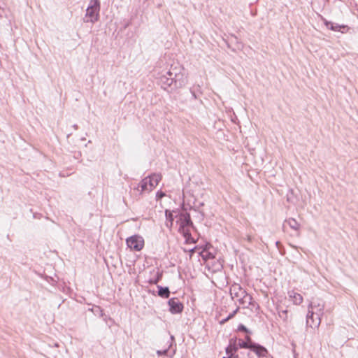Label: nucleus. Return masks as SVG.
<instances>
[{
  "instance_id": "f257e3e1",
  "label": "nucleus",
  "mask_w": 358,
  "mask_h": 358,
  "mask_svg": "<svg viewBox=\"0 0 358 358\" xmlns=\"http://www.w3.org/2000/svg\"><path fill=\"white\" fill-rule=\"evenodd\" d=\"M324 302L320 299L313 300L308 305L306 315V325L310 328H317L324 315Z\"/></svg>"
},
{
  "instance_id": "f03ea898",
  "label": "nucleus",
  "mask_w": 358,
  "mask_h": 358,
  "mask_svg": "<svg viewBox=\"0 0 358 358\" xmlns=\"http://www.w3.org/2000/svg\"><path fill=\"white\" fill-rule=\"evenodd\" d=\"M230 295L233 299H236L243 308H249L255 306V301L250 294L239 284L234 283L230 287Z\"/></svg>"
},
{
  "instance_id": "7ed1b4c3",
  "label": "nucleus",
  "mask_w": 358,
  "mask_h": 358,
  "mask_svg": "<svg viewBox=\"0 0 358 358\" xmlns=\"http://www.w3.org/2000/svg\"><path fill=\"white\" fill-rule=\"evenodd\" d=\"M154 76L158 83L164 90H168L173 83L176 74L173 73L170 69H165L162 71H154Z\"/></svg>"
},
{
  "instance_id": "20e7f679",
  "label": "nucleus",
  "mask_w": 358,
  "mask_h": 358,
  "mask_svg": "<svg viewBox=\"0 0 358 358\" xmlns=\"http://www.w3.org/2000/svg\"><path fill=\"white\" fill-rule=\"evenodd\" d=\"M162 180L160 174L154 173L148 177L143 178L137 187V190L140 191L141 194L143 192H151Z\"/></svg>"
},
{
  "instance_id": "39448f33",
  "label": "nucleus",
  "mask_w": 358,
  "mask_h": 358,
  "mask_svg": "<svg viewBox=\"0 0 358 358\" xmlns=\"http://www.w3.org/2000/svg\"><path fill=\"white\" fill-rule=\"evenodd\" d=\"M100 11L99 0H90L86 9L84 22L95 23L99 20Z\"/></svg>"
},
{
  "instance_id": "423d86ee",
  "label": "nucleus",
  "mask_w": 358,
  "mask_h": 358,
  "mask_svg": "<svg viewBox=\"0 0 358 358\" xmlns=\"http://www.w3.org/2000/svg\"><path fill=\"white\" fill-rule=\"evenodd\" d=\"M237 345L238 348L250 349L252 351L255 352L258 355V357H264L267 353V350L265 348L254 343H249L241 339L238 341Z\"/></svg>"
},
{
  "instance_id": "0eeeda50",
  "label": "nucleus",
  "mask_w": 358,
  "mask_h": 358,
  "mask_svg": "<svg viewBox=\"0 0 358 358\" xmlns=\"http://www.w3.org/2000/svg\"><path fill=\"white\" fill-rule=\"evenodd\" d=\"M127 246L131 250L140 251L143 248L144 239L139 235H134L127 238Z\"/></svg>"
},
{
  "instance_id": "6e6552de",
  "label": "nucleus",
  "mask_w": 358,
  "mask_h": 358,
  "mask_svg": "<svg viewBox=\"0 0 358 358\" xmlns=\"http://www.w3.org/2000/svg\"><path fill=\"white\" fill-rule=\"evenodd\" d=\"M169 310L173 314L180 313L183 310V305L178 298H171L169 300Z\"/></svg>"
},
{
  "instance_id": "1a4fd4ad",
  "label": "nucleus",
  "mask_w": 358,
  "mask_h": 358,
  "mask_svg": "<svg viewBox=\"0 0 358 358\" xmlns=\"http://www.w3.org/2000/svg\"><path fill=\"white\" fill-rule=\"evenodd\" d=\"M180 231L182 230V233L186 235L187 233V230L185 229L186 227L192 224V222L190 219V216L188 214L182 215L180 218Z\"/></svg>"
},
{
  "instance_id": "9d476101",
  "label": "nucleus",
  "mask_w": 358,
  "mask_h": 358,
  "mask_svg": "<svg viewBox=\"0 0 358 358\" xmlns=\"http://www.w3.org/2000/svg\"><path fill=\"white\" fill-rule=\"evenodd\" d=\"M323 21L324 22V24L326 27L333 31H341L342 33H344L345 29H348V27L345 25H340L338 24H334L331 22H329L325 19H323Z\"/></svg>"
},
{
  "instance_id": "9b49d317",
  "label": "nucleus",
  "mask_w": 358,
  "mask_h": 358,
  "mask_svg": "<svg viewBox=\"0 0 358 358\" xmlns=\"http://www.w3.org/2000/svg\"><path fill=\"white\" fill-rule=\"evenodd\" d=\"M289 226L292 229L298 231L300 228V224L294 218H289L285 220L283 224V228Z\"/></svg>"
},
{
  "instance_id": "f8f14e48",
  "label": "nucleus",
  "mask_w": 358,
  "mask_h": 358,
  "mask_svg": "<svg viewBox=\"0 0 358 358\" xmlns=\"http://www.w3.org/2000/svg\"><path fill=\"white\" fill-rule=\"evenodd\" d=\"M238 350V347L237 345L236 340V339H231L229 341V344L226 348V353L228 355V357H230V358L233 355L234 352H236Z\"/></svg>"
},
{
  "instance_id": "ddd939ff",
  "label": "nucleus",
  "mask_w": 358,
  "mask_h": 358,
  "mask_svg": "<svg viewBox=\"0 0 358 358\" xmlns=\"http://www.w3.org/2000/svg\"><path fill=\"white\" fill-rule=\"evenodd\" d=\"M288 294L289 297L294 304L299 305L302 303L303 297L300 294L296 293L294 291H290L288 292Z\"/></svg>"
},
{
  "instance_id": "4468645a",
  "label": "nucleus",
  "mask_w": 358,
  "mask_h": 358,
  "mask_svg": "<svg viewBox=\"0 0 358 358\" xmlns=\"http://www.w3.org/2000/svg\"><path fill=\"white\" fill-rule=\"evenodd\" d=\"M165 215H166L165 224L169 229H171L173 226V214L170 210H166Z\"/></svg>"
},
{
  "instance_id": "2eb2a0df",
  "label": "nucleus",
  "mask_w": 358,
  "mask_h": 358,
  "mask_svg": "<svg viewBox=\"0 0 358 358\" xmlns=\"http://www.w3.org/2000/svg\"><path fill=\"white\" fill-rule=\"evenodd\" d=\"M158 295L162 298L167 299L169 297L170 291L168 287L158 286Z\"/></svg>"
},
{
  "instance_id": "dca6fc26",
  "label": "nucleus",
  "mask_w": 358,
  "mask_h": 358,
  "mask_svg": "<svg viewBox=\"0 0 358 358\" xmlns=\"http://www.w3.org/2000/svg\"><path fill=\"white\" fill-rule=\"evenodd\" d=\"M201 255L202 258L205 260L211 259L215 258V256L213 255V253H211L210 252H209L207 250H202L201 252Z\"/></svg>"
},
{
  "instance_id": "f3484780",
  "label": "nucleus",
  "mask_w": 358,
  "mask_h": 358,
  "mask_svg": "<svg viewBox=\"0 0 358 358\" xmlns=\"http://www.w3.org/2000/svg\"><path fill=\"white\" fill-rule=\"evenodd\" d=\"M238 308H236L234 311H233L231 313H230L227 317H226L225 319H223L222 321H220V324H224L227 321H228L229 320H230L231 318H232L236 314V313L238 312Z\"/></svg>"
},
{
  "instance_id": "a211bd4d",
  "label": "nucleus",
  "mask_w": 358,
  "mask_h": 358,
  "mask_svg": "<svg viewBox=\"0 0 358 358\" xmlns=\"http://www.w3.org/2000/svg\"><path fill=\"white\" fill-rule=\"evenodd\" d=\"M287 201L288 202H294V198H293V190L289 189V194L287 195Z\"/></svg>"
},
{
  "instance_id": "6ab92c4d",
  "label": "nucleus",
  "mask_w": 358,
  "mask_h": 358,
  "mask_svg": "<svg viewBox=\"0 0 358 358\" xmlns=\"http://www.w3.org/2000/svg\"><path fill=\"white\" fill-rule=\"evenodd\" d=\"M287 311L285 310H282L280 313H279V315L280 317L283 318L284 320H286L287 318Z\"/></svg>"
},
{
  "instance_id": "aec40b11",
  "label": "nucleus",
  "mask_w": 358,
  "mask_h": 358,
  "mask_svg": "<svg viewBox=\"0 0 358 358\" xmlns=\"http://www.w3.org/2000/svg\"><path fill=\"white\" fill-rule=\"evenodd\" d=\"M164 196H165V193H164L163 192H157L156 194L157 199H162Z\"/></svg>"
},
{
  "instance_id": "412c9836",
  "label": "nucleus",
  "mask_w": 358,
  "mask_h": 358,
  "mask_svg": "<svg viewBox=\"0 0 358 358\" xmlns=\"http://www.w3.org/2000/svg\"><path fill=\"white\" fill-rule=\"evenodd\" d=\"M238 330H240V331H245V332H247V331H248L247 328H246L243 324H240V325L238 326Z\"/></svg>"
},
{
  "instance_id": "4be33fe9",
  "label": "nucleus",
  "mask_w": 358,
  "mask_h": 358,
  "mask_svg": "<svg viewBox=\"0 0 358 358\" xmlns=\"http://www.w3.org/2000/svg\"><path fill=\"white\" fill-rule=\"evenodd\" d=\"M245 339H246V341H245L246 342H248L249 343H252L251 341V338H250V337L249 336H246Z\"/></svg>"
},
{
  "instance_id": "5701e85b",
  "label": "nucleus",
  "mask_w": 358,
  "mask_h": 358,
  "mask_svg": "<svg viewBox=\"0 0 358 358\" xmlns=\"http://www.w3.org/2000/svg\"><path fill=\"white\" fill-rule=\"evenodd\" d=\"M247 241H248L249 242H251L252 241V236H250V235H248L247 236V238H246Z\"/></svg>"
},
{
  "instance_id": "b1692460",
  "label": "nucleus",
  "mask_w": 358,
  "mask_h": 358,
  "mask_svg": "<svg viewBox=\"0 0 358 358\" xmlns=\"http://www.w3.org/2000/svg\"><path fill=\"white\" fill-rule=\"evenodd\" d=\"M196 248H194L189 250L191 255L193 254L195 252Z\"/></svg>"
},
{
  "instance_id": "393cba45",
  "label": "nucleus",
  "mask_w": 358,
  "mask_h": 358,
  "mask_svg": "<svg viewBox=\"0 0 358 358\" xmlns=\"http://www.w3.org/2000/svg\"><path fill=\"white\" fill-rule=\"evenodd\" d=\"M166 352V350H164V352H161V351H157V354L158 355H162V354H165Z\"/></svg>"
}]
</instances>
